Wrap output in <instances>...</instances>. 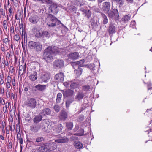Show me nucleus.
Returning a JSON list of instances; mask_svg holds the SVG:
<instances>
[{
  "instance_id": "obj_1",
  "label": "nucleus",
  "mask_w": 152,
  "mask_h": 152,
  "mask_svg": "<svg viewBox=\"0 0 152 152\" xmlns=\"http://www.w3.org/2000/svg\"><path fill=\"white\" fill-rule=\"evenodd\" d=\"M61 49L55 46H49L44 51L43 59L47 63L51 62L53 59V54H58Z\"/></svg>"
},
{
  "instance_id": "obj_2",
  "label": "nucleus",
  "mask_w": 152,
  "mask_h": 152,
  "mask_svg": "<svg viewBox=\"0 0 152 152\" xmlns=\"http://www.w3.org/2000/svg\"><path fill=\"white\" fill-rule=\"evenodd\" d=\"M28 46L30 49L37 52L41 51L42 49V45L40 43L32 41L28 42Z\"/></svg>"
},
{
  "instance_id": "obj_3",
  "label": "nucleus",
  "mask_w": 152,
  "mask_h": 152,
  "mask_svg": "<svg viewBox=\"0 0 152 152\" xmlns=\"http://www.w3.org/2000/svg\"><path fill=\"white\" fill-rule=\"evenodd\" d=\"M49 17L50 19L51 23H47V25L49 27H54L56 25H59L61 24L60 21L52 14L49 15Z\"/></svg>"
},
{
  "instance_id": "obj_4",
  "label": "nucleus",
  "mask_w": 152,
  "mask_h": 152,
  "mask_svg": "<svg viewBox=\"0 0 152 152\" xmlns=\"http://www.w3.org/2000/svg\"><path fill=\"white\" fill-rule=\"evenodd\" d=\"M36 101L34 98H29L25 102V105L31 108H34L36 105Z\"/></svg>"
},
{
  "instance_id": "obj_5",
  "label": "nucleus",
  "mask_w": 152,
  "mask_h": 152,
  "mask_svg": "<svg viewBox=\"0 0 152 152\" xmlns=\"http://www.w3.org/2000/svg\"><path fill=\"white\" fill-rule=\"evenodd\" d=\"M48 4H49V10L52 12L56 14L58 12V10L57 8L59 6L56 3L53 2L51 0V3H49Z\"/></svg>"
},
{
  "instance_id": "obj_6",
  "label": "nucleus",
  "mask_w": 152,
  "mask_h": 152,
  "mask_svg": "<svg viewBox=\"0 0 152 152\" xmlns=\"http://www.w3.org/2000/svg\"><path fill=\"white\" fill-rule=\"evenodd\" d=\"M107 13L109 17L111 18H115L116 20L119 19L118 12L117 9H113L112 11H109Z\"/></svg>"
},
{
  "instance_id": "obj_7",
  "label": "nucleus",
  "mask_w": 152,
  "mask_h": 152,
  "mask_svg": "<svg viewBox=\"0 0 152 152\" xmlns=\"http://www.w3.org/2000/svg\"><path fill=\"white\" fill-rule=\"evenodd\" d=\"M64 61L62 60H57L53 62V66L54 68L58 69L63 67L64 66Z\"/></svg>"
},
{
  "instance_id": "obj_8",
  "label": "nucleus",
  "mask_w": 152,
  "mask_h": 152,
  "mask_svg": "<svg viewBox=\"0 0 152 152\" xmlns=\"http://www.w3.org/2000/svg\"><path fill=\"white\" fill-rule=\"evenodd\" d=\"M62 134L56 136L57 139L55 140V142L58 143H66L69 141V139L65 137H62Z\"/></svg>"
},
{
  "instance_id": "obj_9",
  "label": "nucleus",
  "mask_w": 152,
  "mask_h": 152,
  "mask_svg": "<svg viewBox=\"0 0 152 152\" xmlns=\"http://www.w3.org/2000/svg\"><path fill=\"white\" fill-rule=\"evenodd\" d=\"M39 17L37 15H33L29 18V21L33 24H37L40 20Z\"/></svg>"
},
{
  "instance_id": "obj_10",
  "label": "nucleus",
  "mask_w": 152,
  "mask_h": 152,
  "mask_svg": "<svg viewBox=\"0 0 152 152\" xmlns=\"http://www.w3.org/2000/svg\"><path fill=\"white\" fill-rule=\"evenodd\" d=\"M64 74L62 72L56 74L54 77L55 80L57 82H62L64 80Z\"/></svg>"
},
{
  "instance_id": "obj_11",
  "label": "nucleus",
  "mask_w": 152,
  "mask_h": 152,
  "mask_svg": "<svg viewBox=\"0 0 152 152\" xmlns=\"http://www.w3.org/2000/svg\"><path fill=\"white\" fill-rule=\"evenodd\" d=\"M50 78V74L48 72H43L41 76V79L42 81L46 82Z\"/></svg>"
},
{
  "instance_id": "obj_12",
  "label": "nucleus",
  "mask_w": 152,
  "mask_h": 152,
  "mask_svg": "<svg viewBox=\"0 0 152 152\" xmlns=\"http://www.w3.org/2000/svg\"><path fill=\"white\" fill-rule=\"evenodd\" d=\"M80 81L74 80L70 81V88L72 89H75L80 85Z\"/></svg>"
},
{
  "instance_id": "obj_13",
  "label": "nucleus",
  "mask_w": 152,
  "mask_h": 152,
  "mask_svg": "<svg viewBox=\"0 0 152 152\" xmlns=\"http://www.w3.org/2000/svg\"><path fill=\"white\" fill-rule=\"evenodd\" d=\"M59 118L61 120L65 121L68 117V113L64 110H61L60 113Z\"/></svg>"
},
{
  "instance_id": "obj_14",
  "label": "nucleus",
  "mask_w": 152,
  "mask_h": 152,
  "mask_svg": "<svg viewBox=\"0 0 152 152\" xmlns=\"http://www.w3.org/2000/svg\"><path fill=\"white\" fill-rule=\"evenodd\" d=\"M110 7V3L109 2H105L102 4V9L105 12H108Z\"/></svg>"
},
{
  "instance_id": "obj_15",
  "label": "nucleus",
  "mask_w": 152,
  "mask_h": 152,
  "mask_svg": "<svg viewBox=\"0 0 152 152\" xmlns=\"http://www.w3.org/2000/svg\"><path fill=\"white\" fill-rule=\"evenodd\" d=\"M79 57V53L76 52L69 54L68 56L69 58L73 60H76L78 59Z\"/></svg>"
},
{
  "instance_id": "obj_16",
  "label": "nucleus",
  "mask_w": 152,
  "mask_h": 152,
  "mask_svg": "<svg viewBox=\"0 0 152 152\" xmlns=\"http://www.w3.org/2000/svg\"><path fill=\"white\" fill-rule=\"evenodd\" d=\"M31 71V73L29 77V78L32 81H34L37 79V72L35 71Z\"/></svg>"
},
{
  "instance_id": "obj_17",
  "label": "nucleus",
  "mask_w": 152,
  "mask_h": 152,
  "mask_svg": "<svg viewBox=\"0 0 152 152\" xmlns=\"http://www.w3.org/2000/svg\"><path fill=\"white\" fill-rule=\"evenodd\" d=\"M74 91L70 89H68L63 91L64 96L65 97H67L72 96L73 94Z\"/></svg>"
},
{
  "instance_id": "obj_18",
  "label": "nucleus",
  "mask_w": 152,
  "mask_h": 152,
  "mask_svg": "<svg viewBox=\"0 0 152 152\" xmlns=\"http://www.w3.org/2000/svg\"><path fill=\"white\" fill-rule=\"evenodd\" d=\"M73 64H75V66L78 68L77 69L74 70V73L76 74V76L78 77L81 74L82 72V69L80 67H79L77 64H76L75 63H73L72 65Z\"/></svg>"
},
{
  "instance_id": "obj_19",
  "label": "nucleus",
  "mask_w": 152,
  "mask_h": 152,
  "mask_svg": "<svg viewBox=\"0 0 152 152\" xmlns=\"http://www.w3.org/2000/svg\"><path fill=\"white\" fill-rule=\"evenodd\" d=\"M116 28L112 24H110L108 29V31L109 34H113L115 32Z\"/></svg>"
},
{
  "instance_id": "obj_20",
  "label": "nucleus",
  "mask_w": 152,
  "mask_h": 152,
  "mask_svg": "<svg viewBox=\"0 0 152 152\" xmlns=\"http://www.w3.org/2000/svg\"><path fill=\"white\" fill-rule=\"evenodd\" d=\"M41 114L44 116L50 115L51 114L50 110L49 108H45L42 111Z\"/></svg>"
},
{
  "instance_id": "obj_21",
  "label": "nucleus",
  "mask_w": 152,
  "mask_h": 152,
  "mask_svg": "<svg viewBox=\"0 0 152 152\" xmlns=\"http://www.w3.org/2000/svg\"><path fill=\"white\" fill-rule=\"evenodd\" d=\"M84 96V95L83 93L78 92L75 97V99L77 101H79L80 100L82 99Z\"/></svg>"
},
{
  "instance_id": "obj_22",
  "label": "nucleus",
  "mask_w": 152,
  "mask_h": 152,
  "mask_svg": "<svg viewBox=\"0 0 152 152\" xmlns=\"http://www.w3.org/2000/svg\"><path fill=\"white\" fill-rule=\"evenodd\" d=\"M35 88L38 90L42 91L46 89V86L38 84L36 86Z\"/></svg>"
},
{
  "instance_id": "obj_23",
  "label": "nucleus",
  "mask_w": 152,
  "mask_h": 152,
  "mask_svg": "<svg viewBox=\"0 0 152 152\" xmlns=\"http://www.w3.org/2000/svg\"><path fill=\"white\" fill-rule=\"evenodd\" d=\"M42 117L41 115L36 116L34 118L33 121L34 123H38L42 120Z\"/></svg>"
},
{
  "instance_id": "obj_24",
  "label": "nucleus",
  "mask_w": 152,
  "mask_h": 152,
  "mask_svg": "<svg viewBox=\"0 0 152 152\" xmlns=\"http://www.w3.org/2000/svg\"><path fill=\"white\" fill-rule=\"evenodd\" d=\"M102 16V23L104 24H107L108 22V19L107 16L104 14H101Z\"/></svg>"
},
{
  "instance_id": "obj_25",
  "label": "nucleus",
  "mask_w": 152,
  "mask_h": 152,
  "mask_svg": "<svg viewBox=\"0 0 152 152\" xmlns=\"http://www.w3.org/2000/svg\"><path fill=\"white\" fill-rule=\"evenodd\" d=\"M5 106L3 107V112L4 113H7L8 112V108H9L10 105V102H6L5 104Z\"/></svg>"
},
{
  "instance_id": "obj_26",
  "label": "nucleus",
  "mask_w": 152,
  "mask_h": 152,
  "mask_svg": "<svg viewBox=\"0 0 152 152\" xmlns=\"http://www.w3.org/2000/svg\"><path fill=\"white\" fill-rule=\"evenodd\" d=\"M62 124H60L58 125L57 127L56 128V129L54 130L53 129V130L55 132L58 133H60L62 129Z\"/></svg>"
},
{
  "instance_id": "obj_27",
  "label": "nucleus",
  "mask_w": 152,
  "mask_h": 152,
  "mask_svg": "<svg viewBox=\"0 0 152 152\" xmlns=\"http://www.w3.org/2000/svg\"><path fill=\"white\" fill-rule=\"evenodd\" d=\"M130 16L126 15L124 16L122 18V20L124 23H126L130 19Z\"/></svg>"
},
{
  "instance_id": "obj_28",
  "label": "nucleus",
  "mask_w": 152,
  "mask_h": 152,
  "mask_svg": "<svg viewBox=\"0 0 152 152\" xmlns=\"http://www.w3.org/2000/svg\"><path fill=\"white\" fill-rule=\"evenodd\" d=\"M75 147L77 149L81 148L83 147V145L80 142H76L74 143Z\"/></svg>"
},
{
  "instance_id": "obj_29",
  "label": "nucleus",
  "mask_w": 152,
  "mask_h": 152,
  "mask_svg": "<svg viewBox=\"0 0 152 152\" xmlns=\"http://www.w3.org/2000/svg\"><path fill=\"white\" fill-rule=\"evenodd\" d=\"M17 137L19 140V142L20 144H22L23 143V140L21 137V133H18L17 135Z\"/></svg>"
},
{
  "instance_id": "obj_30",
  "label": "nucleus",
  "mask_w": 152,
  "mask_h": 152,
  "mask_svg": "<svg viewBox=\"0 0 152 152\" xmlns=\"http://www.w3.org/2000/svg\"><path fill=\"white\" fill-rule=\"evenodd\" d=\"M86 2L83 0H79L77 1V5L79 6H81L84 5L86 4Z\"/></svg>"
},
{
  "instance_id": "obj_31",
  "label": "nucleus",
  "mask_w": 152,
  "mask_h": 152,
  "mask_svg": "<svg viewBox=\"0 0 152 152\" xmlns=\"http://www.w3.org/2000/svg\"><path fill=\"white\" fill-rule=\"evenodd\" d=\"M49 146L51 150H54L56 148V144L55 142H52L49 144Z\"/></svg>"
},
{
  "instance_id": "obj_32",
  "label": "nucleus",
  "mask_w": 152,
  "mask_h": 152,
  "mask_svg": "<svg viewBox=\"0 0 152 152\" xmlns=\"http://www.w3.org/2000/svg\"><path fill=\"white\" fill-rule=\"evenodd\" d=\"M116 3L119 5V7H121L122 6L124 2V0H113Z\"/></svg>"
},
{
  "instance_id": "obj_33",
  "label": "nucleus",
  "mask_w": 152,
  "mask_h": 152,
  "mask_svg": "<svg viewBox=\"0 0 152 152\" xmlns=\"http://www.w3.org/2000/svg\"><path fill=\"white\" fill-rule=\"evenodd\" d=\"M62 96V94L61 93H59L57 94L56 99V102L57 103H59L60 102Z\"/></svg>"
},
{
  "instance_id": "obj_34",
  "label": "nucleus",
  "mask_w": 152,
  "mask_h": 152,
  "mask_svg": "<svg viewBox=\"0 0 152 152\" xmlns=\"http://www.w3.org/2000/svg\"><path fill=\"white\" fill-rule=\"evenodd\" d=\"M66 127L69 130H71L73 127V123L72 122H68L66 123Z\"/></svg>"
},
{
  "instance_id": "obj_35",
  "label": "nucleus",
  "mask_w": 152,
  "mask_h": 152,
  "mask_svg": "<svg viewBox=\"0 0 152 152\" xmlns=\"http://www.w3.org/2000/svg\"><path fill=\"white\" fill-rule=\"evenodd\" d=\"M8 11L9 12V15L10 17H11L12 16V17L14 14V11L13 8L12 7H11L9 9Z\"/></svg>"
},
{
  "instance_id": "obj_36",
  "label": "nucleus",
  "mask_w": 152,
  "mask_h": 152,
  "mask_svg": "<svg viewBox=\"0 0 152 152\" xmlns=\"http://www.w3.org/2000/svg\"><path fill=\"white\" fill-rule=\"evenodd\" d=\"M6 126V123L5 121H3L1 123V128L2 131L3 133H5V130L4 129V127Z\"/></svg>"
},
{
  "instance_id": "obj_37",
  "label": "nucleus",
  "mask_w": 152,
  "mask_h": 152,
  "mask_svg": "<svg viewBox=\"0 0 152 152\" xmlns=\"http://www.w3.org/2000/svg\"><path fill=\"white\" fill-rule=\"evenodd\" d=\"M73 101V100L71 99H69L66 101V105L67 108H69L70 105L72 102Z\"/></svg>"
},
{
  "instance_id": "obj_38",
  "label": "nucleus",
  "mask_w": 152,
  "mask_h": 152,
  "mask_svg": "<svg viewBox=\"0 0 152 152\" xmlns=\"http://www.w3.org/2000/svg\"><path fill=\"white\" fill-rule=\"evenodd\" d=\"M90 88V86L88 85L84 86H82V89L85 91H88Z\"/></svg>"
},
{
  "instance_id": "obj_39",
  "label": "nucleus",
  "mask_w": 152,
  "mask_h": 152,
  "mask_svg": "<svg viewBox=\"0 0 152 152\" xmlns=\"http://www.w3.org/2000/svg\"><path fill=\"white\" fill-rule=\"evenodd\" d=\"M84 13L86 14V16L88 18H89L91 16V12L90 10H86Z\"/></svg>"
},
{
  "instance_id": "obj_40",
  "label": "nucleus",
  "mask_w": 152,
  "mask_h": 152,
  "mask_svg": "<svg viewBox=\"0 0 152 152\" xmlns=\"http://www.w3.org/2000/svg\"><path fill=\"white\" fill-rule=\"evenodd\" d=\"M8 22L7 20H4L3 22V26L4 28L5 29H7V26H8Z\"/></svg>"
},
{
  "instance_id": "obj_41",
  "label": "nucleus",
  "mask_w": 152,
  "mask_h": 152,
  "mask_svg": "<svg viewBox=\"0 0 152 152\" xmlns=\"http://www.w3.org/2000/svg\"><path fill=\"white\" fill-rule=\"evenodd\" d=\"M20 36L18 34H17L14 35V39L16 41H18L20 40Z\"/></svg>"
},
{
  "instance_id": "obj_42",
  "label": "nucleus",
  "mask_w": 152,
  "mask_h": 152,
  "mask_svg": "<svg viewBox=\"0 0 152 152\" xmlns=\"http://www.w3.org/2000/svg\"><path fill=\"white\" fill-rule=\"evenodd\" d=\"M54 109L57 112H58L60 110L59 106L58 105H55L54 106Z\"/></svg>"
},
{
  "instance_id": "obj_43",
  "label": "nucleus",
  "mask_w": 152,
  "mask_h": 152,
  "mask_svg": "<svg viewBox=\"0 0 152 152\" xmlns=\"http://www.w3.org/2000/svg\"><path fill=\"white\" fill-rule=\"evenodd\" d=\"M0 12L1 15H2L3 16H6L5 10L3 8H0Z\"/></svg>"
},
{
  "instance_id": "obj_44",
  "label": "nucleus",
  "mask_w": 152,
  "mask_h": 152,
  "mask_svg": "<svg viewBox=\"0 0 152 152\" xmlns=\"http://www.w3.org/2000/svg\"><path fill=\"white\" fill-rule=\"evenodd\" d=\"M5 87L7 88V89H9L11 86V85L10 83L8 82H7L5 83Z\"/></svg>"
},
{
  "instance_id": "obj_45",
  "label": "nucleus",
  "mask_w": 152,
  "mask_h": 152,
  "mask_svg": "<svg viewBox=\"0 0 152 152\" xmlns=\"http://www.w3.org/2000/svg\"><path fill=\"white\" fill-rule=\"evenodd\" d=\"M43 3H46L48 4L49 3H51V0H39Z\"/></svg>"
},
{
  "instance_id": "obj_46",
  "label": "nucleus",
  "mask_w": 152,
  "mask_h": 152,
  "mask_svg": "<svg viewBox=\"0 0 152 152\" xmlns=\"http://www.w3.org/2000/svg\"><path fill=\"white\" fill-rule=\"evenodd\" d=\"M6 91L7 98H9L10 97V92L9 89H6Z\"/></svg>"
},
{
  "instance_id": "obj_47",
  "label": "nucleus",
  "mask_w": 152,
  "mask_h": 152,
  "mask_svg": "<svg viewBox=\"0 0 152 152\" xmlns=\"http://www.w3.org/2000/svg\"><path fill=\"white\" fill-rule=\"evenodd\" d=\"M44 138L42 137H39L36 139V141L37 142H39L43 141Z\"/></svg>"
},
{
  "instance_id": "obj_48",
  "label": "nucleus",
  "mask_w": 152,
  "mask_h": 152,
  "mask_svg": "<svg viewBox=\"0 0 152 152\" xmlns=\"http://www.w3.org/2000/svg\"><path fill=\"white\" fill-rule=\"evenodd\" d=\"M43 36L47 37L48 36L49 33L47 31H44L42 32Z\"/></svg>"
},
{
  "instance_id": "obj_49",
  "label": "nucleus",
  "mask_w": 152,
  "mask_h": 152,
  "mask_svg": "<svg viewBox=\"0 0 152 152\" xmlns=\"http://www.w3.org/2000/svg\"><path fill=\"white\" fill-rule=\"evenodd\" d=\"M36 36L38 37H40L43 36L42 32H39L36 34Z\"/></svg>"
},
{
  "instance_id": "obj_50",
  "label": "nucleus",
  "mask_w": 152,
  "mask_h": 152,
  "mask_svg": "<svg viewBox=\"0 0 152 152\" xmlns=\"http://www.w3.org/2000/svg\"><path fill=\"white\" fill-rule=\"evenodd\" d=\"M4 88H0V94L1 95H4Z\"/></svg>"
},
{
  "instance_id": "obj_51",
  "label": "nucleus",
  "mask_w": 152,
  "mask_h": 152,
  "mask_svg": "<svg viewBox=\"0 0 152 152\" xmlns=\"http://www.w3.org/2000/svg\"><path fill=\"white\" fill-rule=\"evenodd\" d=\"M3 42L5 44H7L9 42V40L8 38L3 39L2 40Z\"/></svg>"
},
{
  "instance_id": "obj_52",
  "label": "nucleus",
  "mask_w": 152,
  "mask_h": 152,
  "mask_svg": "<svg viewBox=\"0 0 152 152\" xmlns=\"http://www.w3.org/2000/svg\"><path fill=\"white\" fill-rule=\"evenodd\" d=\"M136 23L134 20L133 21H132L131 22V23L130 24V26L131 27H132L133 28H134L135 27V25L136 24Z\"/></svg>"
},
{
  "instance_id": "obj_53",
  "label": "nucleus",
  "mask_w": 152,
  "mask_h": 152,
  "mask_svg": "<svg viewBox=\"0 0 152 152\" xmlns=\"http://www.w3.org/2000/svg\"><path fill=\"white\" fill-rule=\"evenodd\" d=\"M85 61L84 59L81 60L79 61H78L77 62V64H80V65H81V64H82L83 63H84Z\"/></svg>"
},
{
  "instance_id": "obj_54",
  "label": "nucleus",
  "mask_w": 152,
  "mask_h": 152,
  "mask_svg": "<svg viewBox=\"0 0 152 152\" xmlns=\"http://www.w3.org/2000/svg\"><path fill=\"white\" fill-rule=\"evenodd\" d=\"M7 82H9V83H10L11 82V81L12 80V78L9 75H8L7 77Z\"/></svg>"
},
{
  "instance_id": "obj_55",
  "label": "nucleus",
  "mask_w": 152,
  "mask_h": 152,
  "mask_svg": "<svg viewBox=\"0 0 152 152\" xmlns=\"http://www.w3.org/2000/svg\"><path fill=\"white\" fill-rule=\"evenodd\" d=\"M69 84H70V81L64 83V85L66 86H68Z\"/></svg>"
},
{
  "instance_id": "obj_56",
  "label": "nucleus",
  "mask_w": 152,
  "mask_h": 152,
  "mask_svg": "<svg viewBox=\"0 0 152 152\" xmlns=\"http://www.w3.org/2000/svg\"><path fill=\"white\" fill-rule=\"evenodd\" d=\"M21 35L22 36H24V38L25 37H26V33L25 32H24L23 33V28H22V34H21Z\"/></svg>"
},
{
  "instance_id": "obj_57",
  "label": "nucleus",
  "mask_w": 152,
  "mask_h": 152,
  "mask_svg": "<svg viewBox=\"0 0 152 152\" xmlns=\"http://www.w3.org/2000/svg\"><path fill=\"white\" fill-rule=\"evenodd\" d=\"M16 131L17 132H18V133L20 132V129L19 126H17L16 127Z\"/></svg>"
},
{
  "instance_id": "obj_58",
  "label": "nucleus",
  "mask_w": 152,
  "mask_h": 152,
  "mask_svg": "<svg viewBox=\"0 0 152 152\" xmlns=\"http://www.w3.org/2000/svg\"><path fill=\"white\" fill-rule=\"evenodd\" d=\"M12 81V84L13 86H15L16 83L15 78L13 79L11 81Z\"/></svg>"
},
{
  "instance_id": "obj_59",
  "label": "nucleus",
  "mask_w": 152,
  "mask_h": 152,
  "mask_svg": "<svg viewBox=\"0 0 152 152\" xmlns=\"http://www.w3.org/2000/svg\"><path fill=\"white\" fill-rule=\"evenodd\" d=\"M0 79H1V80H0V84L2 85L4 83V82L2 78H1V77Z\"/></svg>"
},
{
  "instance_id": "obj_60",
  "label": "nucleus",
  "mask_w": 152,
  "mask_h": 152,
  "mask_svg": "<svg viewBox=\"0 0 152 152\" xmlns=\"http://www.w3.org/2000/svg\"><path fill=\"white\" fill-rule=\"evenodd\" d=\"M94 11L96 12H100V9L98 8H95L94 9Z\"/></svg>"
},
{
  "instance_id": "obj_61",
  "label": "nucleus",
  "mask_w": 152,
  "mask_h": 152,
  "mask_svg": "<svg viewBox=\"0 0 152 152\" xmlns=\"http://www.w3.org/2000/svg\"><path fill=\"white\" fill-rule=\"evenodd\" d=\"M128 3H132L133 2L134 0H126Z\"/></svg>"
},
{
  "instance_id": "obj_62",
  "label": "nucleus",
  "mask_w": 152,
  "mask_h": 152,
  "mask_svg": "<svg viewBox=\"0 0 152 152\" xmlns=\"http://www.w3.org/2000/svg\"><path fill=\"white\" fill-rule=\"evenodd\" d=\"M12 32V33L13 34H14V28L13 27H11L10 28V32Z\"/></svg>"
},
{
  "instance_id": "obj_63",
  "label": "nucleus",
  "mask_w": 152,
  "mask_h": 152,
  "mask_svg": "<svg viewBox=\"0 0 152 152\" xmlns=\"http://www.w3.org/2000/svg\"><path fill=\"white\" fill-rule=\"evenodd\" d=\"M1 50L2 52H5V49L4 47H1Z\"/></svg>"
},
{
  "instance_id": "obj_64",
  "label": "nucleus",
  "mask_w": 152,
  "mask_h": 152,
  "mask_svg": "<svg viewBox=\"0 0 152 152\" xmlns=\"http://www.w3.org/2000/svg\"><path fill=\"white\" fill-rule=\"evenodd\" d=\"M81 131L82 132V133L80 134H79V135L80 136H82L84 134V131L83 129H82L81 130Z\"/></svg>"
}]
</instances>
